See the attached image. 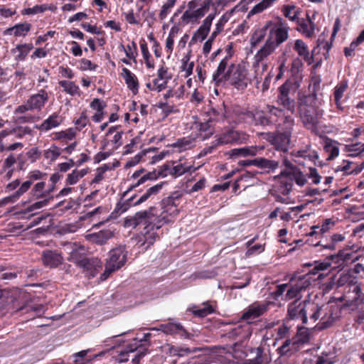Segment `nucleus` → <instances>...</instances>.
Masks as SVG:
<instances>
[{
  "label": "nucleus",
  "mask_w": 364,
  "mask_h": 364,
  "mask_svg": "<svg viewBox=\"0 0 364 364\" xmlns=\"http://www.w3.org/2000/svg\"><path fill=\"white\" fill-rule=\"evenodd\" d=\"M42 260L46 267L53 268L60 265L63 257L60 253L53 250H45L42 254Z\"/></svg>",
  "instance_id": "obj_26"
},
{
  "label": "nucleus",
  "mask_w": 364,
  "mask_h": 364,
  "mask_svg": "<svg viewBox=\"0 0 364 364\" xmlns=\"http://www.w3.org/2000/svg\"><path fill=\"white\" fill-rule=\"evenodd\" d=\"M155 207H150L148 210L139 211L132 217L127 218L124 220V226L127 228H136L137 225L144 224V242L149 245H152L158 236L153 232L155 228L156 219L154 218Z\"/></svg>",
  "instance_id": "obj_2"
},
{
  "label": "nucleus",
  "mask_w": 364,
  "mask_h": 364,
  "mask_svg": "<svg viewBox=\"0 0 364 364\" xmlns=\"http://www.w3.org/2000/svg\"><path fill=\"white\" fill-rule=\"evenodd\" d=\"M298 112L303 126L313 134H319L320 119L323 110L319 107L316 95L302 97L299 102Z\"/></svg>",
  "instance_id": "obj_1"
},
{
  "label": "nucleus",
  "mask_w": 364,
  "mask_h": 364,
  "mask_svg": "<svg viewBox=\"0 0 364 364\" xmlns=\"http://www.w3.org/2000/svg\"><path fill=\"white\" fill-rule=\"evenodd\" d=\"M253 123L255 125L269 126V121L267 119L264 109L263 110H257L255 112V119Z\"/></svg>",
  "instance_id": "obj_49"
},
{
  "label": "nucleus",
  "mask_w": 364,
  "mask_h": 364,
  "mask_svg": "<svg viewBox=\"0 0 364 364\" xmlns=\"http://www.w3.org/2000/svg\"><path fill=\"white\" fill-rule=\"evenodd\" d=\"M266 28L268 29L267 39L278 47L289 38V27L282 18H279L275 21H267Z\"/></svg>",
  "instance_id": "obj_3"
},
{
  "label": "nucleus",
  "mask_w": 364,
  "mask_h": 364,
  "mask_svg": "<svg viewBox=\"0 0 364 364\" xmlns=\"http://www.w3.org/2000/svg\"><path fill=\"white\" fill-rule=\"evenodd\" d=\"M357 283L358 280L355 277L349 272H343L339 275V277L333 285L336 288L343 287L344 289H347L350 288L353 284H356Z\"/></svg>",
  "instance_id": "obj_32"
},
{
  "label": "nucleus",
  "mask_w": 364,
  "mask_h": 364,
  "mask_svg": "<svg viewBox=\"0 0 364 364\" xmlns=\"http://www.w3.org/2000/svg\"><path fill=\"white\" fill-rule=\"evenodd\" d=\"M307 19L308 22H306L304 21H302L299 23V31L304 33L307 37H311L314 33L315 29V24L311 20L309 15H307Z\"/></svg>",
  "instance_id": "obj_45"
},
{
  "label": "nucleus",
  "mask_w": 364,
  "mask_h": 364,
  "mask_svg": "<svg viewBox=\"0 0 364 364\" xmlns=\"http://www.w3.org/2000/svg\"><path fill=\"white\" fill-rule=\"evenodd\" d=\"M312 310L314 312L310 316V319L313 320L314 322H316L318 318H321V328H326L332 324L333 320L326 318V313L324 312L322 306H315Z\"/></svg>",
  "instance_id": "obj_31"
},
{
  "label": "nucleus",
  "mask_w": 364,
  "mask_h": 364,
  "mask_svg": "<svg viewBox=\"0 0 364 364\" xmlns=\"http://www.w3.org/2000/svg\"><path fill=\"white\" fill-rule=\"evenodd\" d=\"M254 166L259 168L265 169L268 172L274 171L279 165V161L275 160H270L266 158L259 157L254 159Z\"/></svg>",
  "instance_id": "obj_35"
},
{
  "label": "nucleus",
  "mask_w": 364,
  "mask_h": 364,
  "mask_svg": "<svg viewBox=\"0 0 364 364\" xmlns=\"http://www.w3.org/2000/svg\"><path fill=\"white\" fill-rule=\"evenodd\" d=\"M31 28V24L27 22L18 23L13 27L7 28L5 31V34H14L16 36H26L27 33L30 31Z\"/></svg>",
  "instance_id": "obj_36"
},
{
  "label": "nucleus",
  "mask_w": 364,
  "mask_h": 364,
  "mask_svg": "<svg viewBox=\"0 0 364 364\" xmlns=\"http://www.w3.org/2000/svg\"><path fill=\"white\" fill-rule=\"evenodd\" d=\"M45 174L38 170H34L28 173L27 180L21 183V186L11 196L4 198L7 202L14 203L26 193L33 184L34 181L40 180Z\"/></svg>",
  "instance_id": "obj_9"
},
{
  "label": "nucleus",
  "mask_w": 364,
  "mask_h": 364,
  "mask_svg": "<svg viewBox=\"0 0 364 364\" xmlns=\"http://www.w3.org/2000/svg\"><path fill=\"white\" fill-rule=\"evenodd\" d=\"M84 248L82 247L77 246L75 250L72 249V251L70 252L68 260L76 263L80 267H87L90 264V261L84 256Z\"/></svg>",
  "instance_id": "obj_27"
},
{
  "label": "nucleus",
  "mask_w": 364,
  "mask_h": 364,
  "mask_svg": "<svg viewBox=\"0 0 364 364\" xmlns=\"http://www.w3.org/2000/svg\"><path fill=\"white\" fill-rule=\"evenodd\" d=\"M215 17V14H210L203 21L202 25L198 28V29L193 33L191 41H203L207 37L210 26L212 24L213 20Z\"/></svg>",
  "instance_id": "obj_20"
},
{
  "label": "nucleus",
  "mask_w": 364,
  "mask_h": 364,
  "mask_svg": "<svg viewBox=\"0 0 364 364\" xmlns=\"http://www.w3.org/2000/svg\"><path fill=\"white\" fill-rule=\"evenodd\" d=\"M163 183L156 184L154 186L150 187L146 190V191L143 193L139 199L134 201L133 203H132L135 198V196L130 197L128 199L123 200L121 199L116 205V207L114 210V212L112 213V215L116 213L118 215H121L126 212L132 205L136 206L141 204L142 203L147 200L149 198L152 196H156L162 188Z\"/></svg>",
  "instance_id": "obj_5"
},
{
  "label": "nucleus",
  "mask_w": 364,
  "mask_h": 364,
  "mask_svg": "<svg viewBox=\"0 0 364 364\" xmlns=\"http://www.w3.org/2000/svg\"><path fill=\"white\" fill-rule=\"evenodd\" d=\"M166 334L178 336L181 338L190 339L193 335L188 333L180 323L168 322L161 324L157 328Z\"/></svg>",
  "instance_id": "obj_17"
},
{
  "label": "nucleus",
  "mask_w": 364,
  "mask_h": 364,
  "mask_svg": "<svg viewBox=\"0 0 364 364\" xmlns=\"http://www.w3.org/2000/svg\"><path fill=\"white\" fill-rule=\"evenodd\" d=\"M303 65L301 59L299 57L295 58L291 62L290 68L292 76H297L302 71Z\"/></svg>",
  "instance_id": "obj_55"
},
{
  "label": "nucleus",
  "mask_w": 364,
  "mask_h": 364,
  "mask_svg": "<svg viewBox=\"0 0 364 364\" xmlns=\"http://www.w3.org/2000/svg\"><path fill=\"white\" fill-rule=\"evenodd\" d=\"M127 260V252L123 247L112 249L109 252V258L107 259L105 269L101 274L100 279L105 280L110 274L118 270L124 265Z\"/></svg>",
  "instance_id": "obj_6"
},
{
  "label": "nucleus",
  "mask_w": 364,
  "mask_h": 364,
  "mask_svg": "<svg viewBox=\"0 0 364 364\" xmlns=\"http://www.w3.org/2000/svg\"><path fill=\"white\" fill-rule=\"evenodd\" d=\"M268 29L266 28V23L260 28L256 30L251 38V43L252 46H256L261 43L267 35Z\"/></svg>",
  "instance_id": "obj_48"
},
{
  "label": "nucleus",
  "mask_w": 364,
  "mask_h": 364,
  "mask_svg": "<svg viewBox=\"0 0 364 364\" xmlns=\"http://www.w3.org/2000/svg\"><path fill=\"white\" fill-rule=\"evenodd\" d=\"M46 183L43 181L36 183L31 188L29 193V200L26 203H31L36 200L49 198V200L53 197L48 196L52 192V190H45Z\"/></svg>",
  "instance_id": "obj_19"
},
{
  "label": "nucleus",
  "mask_w": 364,
  "mask_h": 364,
  "mask_svg": "<svg viewBox=\"0 0 364 364\" xmlns=\"http://www.w3.org/2000/svg\"><path fill=\"white\" fill-rule=\"evenodd\" d=\"M33 48V46L31 43L19 44L11 50V53L14 54L18 53L15 56V60L17 61H23Z\"/></svg>",
  "instance_id": "obj_37"
},
{
  "label": "nucleus",
  "mask_w": 364,
  "mask_h": 364,
  "mask_svg": "<svg viewBox=\"0 0 364 364\" xmlns=\"http://www.w3.org/2000/svg\"><path fill=\"white\" fill-rule=\"evenodd\" d=\"M225 80H228L237 90L245 89L247 86L246 70L240 65H235Z\"/></svg>",
  "instance_id": "obj_13"
},
{
  "label": "nucleus",
  "mask_w": 364,
  "mask_h": 364,
  "mask_svg": "<svg viewBox=\"0 0 364 364\" xmlns=\"http://www.w3.org/2000/svg\"><path fill=\"white\" fill-rule=\"evenodd\" d=\"M113 237V232L109 230H102L98 232L89 234L86 238L90 242L97 245H103L107 242L108 240Z\"/></svg>",
  "instance_id": "obj_30"
},
{
  "label": "nucleus",
  "mask_w": 364,
  "mask_h": 364,
  "mask_svg": "<svg viewBox=\"0 0 364 364\" xmlns=\"http://www.w3.org/2000/svg\"><path fill=\"white\" fill-rule=\"evenodd\" d=\"M290 92V85L287 83L283 84L279 87V95L277 97V103L281 106L285 112L293 114L295 112V102L289 96Z\"/></svg>",
  "instance_id": "obj_12"
},
{
  "label": "nucleus",
  "mask_w": 364,
  "mask_h": 364,
  "mask_svg": "<svg viewBox=\"0 0 364 364\" xmlns=\"http://www.w3.org/2000/svg\"><path fill=\"white\" fill-rule=\"evenodd\" d=\"M281 176L287 177L288 179H291V182L294 181L299 186H304L307 182L305 175L297 167L293 168V170H284L282 171Z\"/></svg>",
  "instance_id": "obj_28"
},
{
  "label": "nucleus",
  "mask_w": 364,
  "mask_h": 364,
  "mask_svg": "<svg viewBox=\"0 0 364 364\" xmlns=\"http://www.w3.org/2000/svg\"><path fill=\"white\" fill-rule=\"evenodd\" d=\"M229 58L225 57L223 58L219 63L218 67L217 68L216 72L213 75V80L215 82L216 84L221 82L223 80H225L228 76L229 73L234 70L235 65L231 64L228 70L225 71L228 67V61Z\"/></svg>",
  "instance_id": "obj_23"
},
{
  "label": "nucleus",
  "mask_w": 364,
  "mask_h": 364,
  "mask_svg": "<svg viewBox=\"0 0 364 364\" xmlns=\"http://www.w3.org/2000/svg\"><path fill=\"white\" fill-rule=\"evenodd\" d=\"M60 155V149L56 146H52L44 152V157L52 161H55Z\"/></svg>",
  "instance_id": "obj_57"
},
{
  "label": "nucleus",
  "mask_w": 364,
  "mask_h": 364,
  "mask_svg": "<svg viewBox=\"0 0 364 364\" xmlns=\"http://www.w3.org/2000/svg\"><path fill=\"white\" fill-rule=\"evenodd\" d=\"M350 253H346L343 250H340L338 254L331 255L330 257L332 260H335L338 266H341L345 261L350 259Z\"/></svg>",
  "instance_id": "obj_54"
},
{
  "label": "nucleus",
  "mask_w": 364,
  "mask_h": 364,
  "mask_svg": "<svg viewBox=\"0 0 364 364\" xmlns=\"http://www.w3.org/2000/svg\"><path fill=\"white\" fill-rule=\"evenodd\" d=\"M213 306L208 303H204L203 307H195L193 314L198 317H205L213 312Z\"/></svg>",
  "instance_id": "obj_51"
},
{
  "label": "nucleus",
  "mask_w": 364,
  "mask_h": 364,
  "mask_svg": "<svg viewBox=\"0 0 364 364\" xmlns=\"http://www.w3.org/2000/svg\"><path fill=\"white\" fill-rule=\"evenodd\" d=\"M306 301H301L295 299L288 305L287 316L291 320H300L302 323H307L306 312Z\"/></svg>",
  "instance_id": "obj_15"
},
{
  "label": "nucleus",
  "mask_w": 364,
  "mask_h": 364,
  "mask_svg": "<svg viewBox=\"0 0 364 364\" xmlns=\"http://www.w3.org/2000/svg\"><path fill=\"white\" fill-rule=\"evenodd\" d=\"M151 178H153V176H152V174L151 173H149L143 176L141 178H140L138 180V181L135 184L132 185L126 191H124L123 193L122 198H124L128 194V193H129L134 188L138 187L141 184H143L144 183H145L147 180H149V179H151Z\"/></svg>",
  "instance_id": "obj_58"
},
{
  "label": "nucleus",
  "mask_w": 364,
  "mask_h": 364,
  "mask_svg": "<svg viewBox=\"0 0 364 364\" xmlns=\"http://www.w3.org/2000/svg\"><path fill=\"white\" fill-rule=\"evenodd\" d=\"M117 129V127H112L109 129L107 134L109 135L111 134L115 133L114 135L113 136L112 141L114 144H117V146H119V145H121L120 140L122 139V132H116Z\"/></svg>",
  "instance_id": "obj_60"
},
{
  "label": "nucleus",
  "mask_w": 364,
  "mask_h": 364,
  "mask_svg": "<svg viewBox=\"0 0 364 364\" xmlns=\"http://www.w3.org/2000/svg\"><path fill=\"white\" fill-rule=\"evenodd\" d=\"M247 139V135L244 132L228 129L224 130L217 138V144L225 145L228 144H242Z\"/></svg>",
  "instance_id": "obj_11"
},
{
  "label": "nucleus",
  "mask_w": 364,
  "mask_h": 364,
  "mask_svg": "<svg viewBox=\"0 0 364 364\" xmlns=\"http://www.w3.org/2000/svg\"><path fill=\"white\" fill-rule=\"evenodd\" d=\"M211 120L208 119L204 122L196 123V128L202 134L204 133L203 136L205 139L213 134V130L211 129Z\"/></svg>",
  "instance_id": "obj_47"
},
{
  "label": "nucleus",
  "mask_w": 364,
  "mask_h": 364,
  "mask_svg": "<svg viewBox=\"0 0 364 364\" xmlns=\"http://www.w3.org/2000/svg\"><path fill=\"white\" fill-rule=\"evenodd\" d=\"M176 2V0H166V1L163 4L159 13V18L161 20H164L166 18L172 8L174 6Z\"/></svg>",
  "instance_id": "obj_52"
},
{
  "label": "nucleus",
  "mask_w": 364,
  "mask_h": 364,
  "mask_svg": "<svg viewBox=\"0 0 364 364\" xmlns=\"http://www.w3.org/2000/svg\"><path fill=\"white\" fill-rule=\"evenodd\" d=\"M296 341L295 343H297L298 346L299 344H304L307 343L309 341V334L306 331H303L302 329H300L298 334L294 336Z\"/></svg>",
  "instance_id": "obj_61"
},
{
  "label": "nucleus",
  "mask_w": 364,
  "mask_h": 364,
  "mask_svg": "<svg viewBox=\"0 0 364 364\" xmlns=\"http://www.w3.org/2000/svg\"><path fill=\"white\" fill-rule=\"evenodd\" d=\"M268 309V306L265 304L253 303L244 311L241 318L247 321V326L249 327V324L252 321L263 315Z\"/></svg>",
  "instance_id": "obj_18"
},
{
  "label": "nucleus",
  "mask_w": 364,
  "mask_h": 364,
  "mask_svg": "<svg viewBox=\"0 0 364 364\" xmlns=\"http://www.w3.org/2000/svg\"><path fill=\"white\" fill-rule=\"evenodd\" d=\"M211 0H205L199 8L196 0H191L187 4V9L183 14L181 20L183 22L188 23L190 22H197L203 18L209 11Z\"/></svg>",
  "instance_id": "obj_7"
},
{
  "label": "nucleus",
  "mask_w": 364,
  "mask_h": 364,
  "mask_svg": "<svg viewBox=\"0 0 364 364\" xmlns=\"http://www.w3.org/2000/svg\"><path fill=\"white\" fill-rule=\"evenodd\" d=\"M290 287L285 294V299L290 300L293 299H300L302 297V292L305 291L313 282L311 274H307L298 277L296 279H291Z\"/></svg>",
  "instance_id": "obj_8"
},
{
  "label": "nucleus",
  "mask_w": 364,
  "mask_h": 364,
  "mask_svg": "<svg viewBox=\"0 0 364 364\" xmlns=\"http://www.w3.org/2000/svg\"><path fill=\"white\" fill-rule=\"evenodd\" d=\"M161 212L160 214L156 213V209L154 210V218L156 223L154 224L156 230L161 228L164 224L168 223L172 221L173 218H175L179 213L178 208L174 206L168 207L161 204Z\"/></svg>",
  "instance_id": "obj_16"
},
{
  "label": "nucleus",
  "mask_w": 364,
  "mask_h": 364,
  "mask_svg": "<svg viewBox=\"0 0 364 364\" xmlns=\"http://www.w3.org/2000/svg\"><path fill=\"white\" fill-rule=\"evenodd\" d=\"M277 48H278L277 46L267 39L263 46L255 54L254 57L255 62L253 64V68L255 69L254 80L257 85L260 82L262 73L267 68V65L262 62L272 55Z\"/></svg>",
  "instance_id": "obj_4"
},
{
  "label": "nucleus",
  "mask_w": 364,
  "mask_h": 364,
  "mask_svg": "<svg viewBox=\"0 0 364 364\" xmlns=\"http://www.w3.org/2000/svg\"><path fill=\"white\" fill-rule=\"evenodd\" d=\"M265 139L269 141L274 148L282 152L288 150L290 142V134L285 133H265Z\"/></svg>",
  "instance_id": "obj_14"
},
{
  "label": "nucleus",
  "mask_w": 364,
  "mask_h": 364,
  "mask_svg": "<svg viewBox=\"0 0 364 364\" xmlns=\"http://www.w3.org/2000/svg\"><path fill=\"white\" fill-rule=\"evenodd\" d=\"M122 75L128 88L136 94L139 89V82L136 75L127 68H122Z\"/></svg>",
  "instance_id": "obj_34"
},
{
  "label": "nucleus",
  "mask_w": 364,
  "mask_h": 364,
  "mask_svg": "<svg viewBox=\"0 0 364 364\" xmlns=\"http://www.w3.org/2000/svg\"><path fill=\"white\" fill-rule=\"evenodd\" d=\"M148 352V349L145 348H137L136 354L132 360L133 364H139L140 360L144 357Z\"/></svg>",
  "instance_id": "obj_63"
},
{
  "label": "nucleus",
  "mask_w": 364,
  "mask_h": 364,
  "mask_svg": "<svg viewBox=\"0 0 364 364\" xmlns=\"http://www.w3.org/2000/svg\"><path fill=\"white\" fill-rule=\"evenodd\" d=\"M59 85L63 88V91L66 93L72 96L80 95L79 86L74 82L69 80H60L59 81Z\"/></svg>",
  "instance_id": "obj_43"
},
{
  "label": "nucleus",
  "mask_w": 364,
  "mask_h": 364,
  "mask_svg": "<svg viewBox=\"0 0 364 364\" xmlns=\"http://www.w3.org/2000/svg\"><path fill=\"white\" fill-rule=\"evenodd\" d=\"M348 85L347 80H342L335 87L333 92L334 101L341 100L348 88Z\"/></svg>",
  "instance_id": "obj_50"
},
{
  "label": "nucleus",
  "mask_w": 364,
  "mask_h": 364,
  "mask_svg": "<svg viewBox=\"0 0 364 364\" xmlns=\"http://www.w3.org/2000/svg\"><path fill=\"white\" fill-rule=\"evenodd\" d=\"M171 78V76L168 73V68L161 65L157 70V77L153 80V82L156 85L158 92L166 88L168 81Z\"/></svg>",
  "instance_id": "obj_25"
},
{
  "label": "nucleus",
  "mask_w": 364,
  "mask_h": 364,
  "mask_svg": "<svg viewBox=\"0 0 364 364\" xmlns=\"http://www.w3.org/2000/svg\"><path fill=\"white\" fill-rule=\"evenodd\" d=\"M49 203V198H45L38 201H36L31 205H28L23 211L21 212V214H27L32 213L28 218H30L36 214L34 213L43 207L46 206Z\"/></svg>",
  "instance_id": "obj_44"
},
{
  "label": "nucleus",
  "mask_w": 364,
  "mask_h": 364,
  "mask_svg": "<svg viewBox=\"0 0 364 364\" xmlns=\"http://www.w3.org/2000/svg\"><path fill=\"white\" fill-rule=\"evenodd\" d=\"M296 339L293 337L291 339H286L282 345L278 348L277 352L279 355L283 356L287 355L289 353H292L298 347L297 343H295Z\"/></svg>",
  "instance_id": "obj_39"
},
{
  "label": "nucleus",
  "mask_w": 364,
  "mask_h": 364,
  "mask_svg": "<svg viewBox=\"0 0 364 364\" xmlns=\"http://www.w3.org/2000/svg\"><path fill=\"white\" fill-rule=\"evenodd\" d=\"M264 110L270 125L277 123L279 119L284 115V109L274 105H267Z\"/></svg>",
  "instance_id": "obj_33"
},
{
  "label": "nucleus",
  "mask_w": 364,
  "mask_h": 364,
  "mask_svg": "<svg viewBox=\"0 0 364 364\" xmlns=\"http://www.w3.org/2000/svg\"><path fill=\"white\" fill-rule=\"evenodd\" d=\"M9 131L13 135L14 140H16V139H21L23 136L29 134L31 132V129L28 127H18L16 129H13Z\"/></svg>",
  "instance_id": "obj_56"
},
{
  "label": "nucleus",
  "mask_w": 364,
  "mask_h": 364,
  "mask_svg": "<svg viewBox=\"0 0 364 364\" xmlns=\"http://www.w3.org/2000/svg\"><path fill=\"white\" fill-rule=\"evenodd\" d=\"M238 115L242 120L247 122L253 123L255 119V112L247 109H242L240 113H238Z\"/></svg>",
  "instance_id": "obj_64"
},
{
  "label": "nucleus",
  "mask_w": 364,
  "mask_h": 364,
  "mask_svg": "<svg viewBox=\"0 0 364 364\" xmlns=\"http://www.w3.org/2000/svg\"><path fill=\"white\" fill-rule=\"evenodd\" d=\"M48 100V95L44 90H41L37 94L31 95L27 100V106L31 110H41Z\"/></svg>",
  "instance_id": "obj_21"
},
{
  "label": "nucleus",
  "mask_w": 364,
  "mask_h": 364,
  "mask_svg": "<svg viewBox=\"0 0 364 364\" xmlns=\"http://www.w3.org/2000/svg\"><path fill=\"white\" fill-rule=\"evenodd\" d=\"M195 139L191 136L183 137L178 139L172 146L178 148L179 151L191 149L194 146Z\"/></svg>",
  "instance_id": "obj_42"
},
{
  "label": "nucleus",
  "mask_w": 364,
  "mask_h": 364,
  "mask_svg": "<svg viewBox=\"0 0 364 364\" xmlns=\"http://www.w3.org/2000/svg\"><path fill=\"white\" fill-rule=\"evenodd\" d=\"M60 117L57 114H53L38 127L43 131H48L58 127L61 122Z\"/></svg>",
  "instance_id": "obj_38"
},
{
  "label": "nucleus",
  "mask_w": 364,
  "mask_h": 364,
  "mask_svg": "<svg viewBox=\"0 0 364 364\" xmlns=\"http://www.w3.org/2000/svg\"><path fill=\"white\" fill-rule=\"evenodd\" d=\"M345 239V237L342 234H333L331 237V241L326 243H322L321 241H319L316 244V246H322L324 249H328L331 250H333L336 249V245L337 242H342Z\"/></svg>",
  "instance_id": "obj_46"
},
{
  "label": "nucleus",
  "mask_w": 364,
  "mask_h": 364,
  "mask_svg": "<svg viewBox=\"0 0 364 364\" xmlns=\"http://www.w3.org/2000/svg\"><path fill=\"white\" fill-rule=\"evenodd\" d=\"M166 353L173 357L184 358L197 351L196 348H188L186 346L171 345L166 346Z\"/></svg>",
  "instance_id": "obj_24"
},
{
  "label": "nucleus",
  "mask_w": 364,
  "mask_h": 364,
  "mask_svg": "<svg viewBox=\"0 0 364 364\" xmlns=\"http://www.w3.org/2000/svg\"><path fill=\"white\" fill-rule=\"evenodd\" d=\"M343 299L345 301V305L352 309L361 304L364 301V294L361 292L360 284L358 283L353 284L350 288L344 289Z\"/></svg>",
  "instance_id": "obj_10"
},
{
  "label": "nucleus",
  "mask_w": 364,
  "mask_h": 364,
  "mask_svg": "<svg viewBox=\"0 0 364 364\" xmlns=\"http://www.w3.org/2000/svg\"><path fill=\"white\" fill-rule=\"evenodd\" d=\"M109 169V166L105 164L97 169V173L92 181V183H98L104 178L105 173Z\"/></svg>",
  "instance_id": "obj_59"
},
{
  "label": "nucleus",
  "mask_w": 364,
  "mask_h": 364,
  "mask_svg": "<svg viewBox=\"0 0 364 364\" xmlns=\"http://www.w3.org/2000/svg\"><path fill=\"white\" fill-rule=\"evenodd\" d=\"M208 114L210 116L209 119H210L211 122L223 120L225 117L223 112H220L215 108H211L210 110L208 112Z\"/></svg>",
  "instance_id": "obj_62"
},
{
  "label": "nucleus",
  "mask_w": 364,
  "mask_h": 364,
  "mask_svg": "<svg viewBox=\"0 0 364 364\" xmlns=\"http://www.w3.org/2000/svg\"><path fill=\"white\" fill-rule=\"evenodd\" d=\"M193 169L195 171L196 168H193L192 165H186V164H177L175 161H172V167L171 176L174 177H178L182 176L186 172H189Z\"/></svg>",
  "instance_id": "obj_40"
},
{
  "label": "nucleus",
  "mask_w": 364,
  "mask_h": 364,
  "mask_svg": "<svg viewBox=\"0 0 364 364\" xmlns=\"http://www.w3.org/2000/svg\"><path fill=\"white\" fill-rule=\"evenodd\" d=\"M292 186L293 183L291 181V179H288L286 176H282L277 186V191L279 194L287 196L291 191Z\"/></svg>",
  "instance_id": "obj_41"
},
{
  "label": "nucleus",
  "mask_w": 364,
  "mask_h": 364,
  "mask_svg": "<svg viewBox=\"0 0 364 364\" xmlns=\"http://www.w3.org/2000/svg\"><path fill=\"white\" fill-rule=\"evenodd\" d=\"M194 67V63L193 62H189V58L185 57L181 60V71L184 72V77H188L190 76L193 70Z\"/></svg>",
  "instance_id": "obj_53"
},
{
  "label": "nucleus",
  "mask_w": 364,
  "mask_h": 364,
  "mask_svg": "<svg viewBox=\"0 0 364 364\" xmlns=\"http://www.w3.org/2000/svg\"><path fill=\"white\" fill-rule=\"evenodd\" d=\"M263 146H245L241 148L232 149L227 154L232 159L240 157H246L249 156H255L259 151L263 150Z\"/></svg>",
  "instance_id": "obj_22"
},
{
  "label": "nucleus",
  "mask_w": 364,
  "mask_h": 364,
  "mask_svg": "<svg viewBox=\"0 0 364 364\" xmlns=\"http://www.w3.org/2000/svg\"><path fill=\"white\" fill-rule=\"evenodd\" d=\"M293 48L309 65L313 63V55H310L306 44L302 40H296Z\"/></svg>",
  "instance_id": "obj_29"
}]
</instances>
